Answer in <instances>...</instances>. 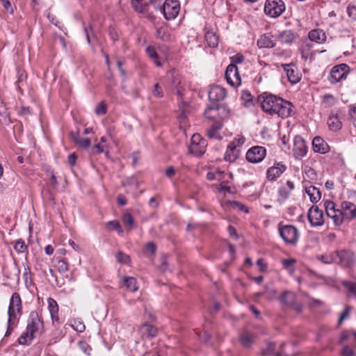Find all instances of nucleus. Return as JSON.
<instances>
[{"label":"nucleus","instance_id":"f257e3e1","mask_svg":"<svg viewBox=\"0 0 356 356\" xmlns=\"http://www.w3.org/2000/svg\"><path fill=\"white\" fill-rule=\"evenodd\" d=\"M258 102L262 109L270 115H277L282 118H287L292 111V104L280 97L264 92L258 96Z\"/></svg>","mask_w":356,"mask_h":356},{"label":"nucleus","instance_id":"f03ea898","mask_svg":"<svg viewBox=\"0 0 356 356\" xmlns=\"http://www.w3.org/2000/svg\"><path fill=\"white\" fill-rule=\"evenodd\" d=\"M227 92L225 88L220 86H213L209 90L208 96L211 102H213L211 104L208 105L204 110V115L206 118L213 119L215 118L214 115H211V111H216L220 108L225 110V106H220L216 102L223 100L226 97Z\"/></svg>","mask_w":356,"mask_h":356},{"label":"nucleus","instance_id":"7ed1b4c3","mask_svg":"<svg viewBox=\"0 0 356 356\" xmlns=\"http://www.w3.org/2000/svg\"><path fill=\"white\" fill-rule=\"evenodd\" d=\"M149 4L153 5L155 8L161 10L164 17L167 20L176 18L180 10L179 3L177 0H149Z\"/></svg>","mask_w":356,"mask_h":356},{"label":"nucleus","instance_id":"20e7f679","mask_svg":"<svg viewBox=\"0 0 356 356\" xmlns=\"http://www.w3.org/2000/svg\"><path fill=\"white\" fill-rule=\"evenodd\" d=\"M279 233L282 238L288 244L294 245L299 238L298 231L293 225H279Z\"/></svg>","mask_w":356,"mask_h":356},{"label":"nucleus","instance_id":"39448f33","mask_svg":"<svg viewBox=\"0 0 356 356\" xmlns=\"http://www.w3.org/2000/svg\"><path fill=\"white\" fill-rule=\"evenodd\" d=\"M285 10V5L282 0H266L264 6L265 13L271 17H277Z\"/></svg>","mask_w":356,"mask_h":356},{"label":"nucleus","instance_id":"423d86ee","mask_svg":"<svg viewBox=\"0 0 356 356\" xmlns=\"http://www.w3.org/2000/svg\"><path fill=\"white\" fill-rule=\"evenodd\" d=\"M207 147L206 140L201 138L200 134H193L191 139L189 151L195 156H200L205 152Z\"/></svg>","mask_w":356,"mask_h":356},{"label":"nucleus","instance_id":"0eeeda50","mask_svg":"<svg viewBox=\"0 0 356 356\" xmlns=\"http://www.w3.org/2000/svg\"><path fill=\"white\" fill-rule=\"evenodd\" d=\"M22 311V300L21 298L17 293H14L10 300L8 307V318L9 321L15 320L17 314H21Z\"/></svg>","mask_w":356,"mask_h":356},{"label":"nucleus","instance_id":"6e6552de","mask_svg":"<svg viewBox=\"0 0 356 356\" xmlns=\"http://www.w3.org/2000/svg\"><path fill=\"white\" fill-rule=\"evenodd\" d=\"M348 66L346 64H341L333 67L330 71L328 80L331 83H336L346 79L348 72Z\"/></svg>","mask_w":356,"mask_h":356},{"label":"nucleus","instance_id":"1a4fd4ad","mask_svg":"<svg viewBox=\"0 0 356 356\" xmlns=\"http://www.w3.org/2000/svg\"><path fill=\"white\" fill-rule=\"evenodd\" d=\"M266 149L261 146H254L249 149L246 153V159L249 162L259 163L266 156Z\"/></svg>","mask_w":356,"mask_h":356},{"label":"nucleus","instance_id":"9d476101","mask_svg":"<svg viewBox=\"0 0 356 356\" xmlns=\"http://www.w3.org/2000/svg\"><path fill=\"white\" fill-rule=\"evenodd\" d=\"M43 327V323L35 312H32L27 321L26 330L31 335L35 337V334Z\"/></svg>","mask_w":356,"mask_h":356},{"label":"nucleus","instance_id":"9b49d317","mask_svg":"<svg viewBox=\"0 0 356 356\" xmlns=\"http://www.w3.org/2000/svg\"><path fill=\"white\" fill-rule=\"evenodd\" d=\"M225 76L227 83L233 87H237L241 83L237 66L229 65L225 71Z\"/></svg>","mask_w":356,"mask_h":356},{"label":"nucleus","instance_id":"f8f14e48","mask_svg":"<svg viewBox=\"0 0 356 356\" xmlns=\"http://www.w3.org/2000/svg\"><path fill=\"white\" fill-rule=\"evenodd\" d=\"M307 217L312 227L321 226L324 223L323 212L317 206H312L309 209Z\"/></svg>","mask_w":356,"mask_h":356},{"label":"nucleus","instance_id":"ddd939ff","mask_svg":"<svg viewBox=\"0 0 356 356\" xmlns=\"http://www.w3.org/2000/svg\"><path fill=\"white\" fill-rule=\"evenodd\" d=\"M335 263L343 267H349L354 262L353 252L348 250L334 252Z\"/></svg>","mask_w":356,"mask_h":356},{"label":"nucleus","instance_id":"4468645a","mask_svg":"<svg viewBox=\"0 0 356 356\" xmlns=\"http://www.w3.org/2000/svg\"><path fill=\"white\" fill-rule=\"evenodd\" d=\"M296 297L295 293L291 291L283 293L280 297V301L282 305L287 307L292 308L298 312H300L302 311V306L296 304Z\"/></svg>","mask_w":356,"mask_h":356},{"label":"nucleus","instance_id":"2eb2a0df","mask_svg":"<svg viewBox=\"0 0 356 356\" xmlns=\"http://www.w3.org/2000/svg\"><path fill=\"white\" fill-rule=\"evenodd\" d=\"M282 67L286 74L289 81L292 84H296L300 81L301 74L294 64H282Z\"/></svg>","mask_w":356,"mask_h":356},{"label":"nucleus","instance_id":"dca6fc26","mask_svg":"<svg viewBox=\"0 0 356 356\" xmlns=\"http://www.w3.org/2000/svg\"><path fill=\"white\" fill-rule=\"evenodd\" d=\"M340 209L346 222H350L356 217V205L350 202H341Z\"/></svg>","mask_w":356,"mask_h":356},{"label":"nucleus","instance_id":"f3484780","mask_svg":"<svg viewBox=\"0 0 356 356\" xmlns=\"http://www.w3.org/2000/svg\"><path fill=\"white\" fill-rule=\"evenodd\" d=\"M293 154L296 159H300L307 153V146L305 140L300 136H296L293 140Z\"/></svg>","mask_w":356,"mask_h":356},{"label":"nucleus","instance_id":"a211bd4d","mask_svg":"<svg viewBox=\"0 0 356 356\" xmlns=\"http://www.w3.org/2000/svg\"><path fill=\"white\" fill-rule=\"evenodd\" d=\"M286 169V167L282 163H277L269 168L266 172V178L268 181H275Z\"/></svg>","mask_w":356,"mask_h":356},{"label":"nucleus","instance_id":"6ab92c4d","mask_svg":"<svg viewBox=\"0 0 356 356\" xmlns=\"http://www.w3.org/2000/svg\"><path fill=\"white\" fill-rule=\"evenodd\" d=\"M236 141H232L227 148L224 159L229 162H234L238 158L240 149L237 147Z\"/></svg>","mask_w":356,"mask_h":356},{"label":"nucleus","instance_id":"aec40b11","mask_svg":"<svg viewBox=\"0 0 356 356\" xmlns=\"http://www.w3.org/2000/svg\"><path fill=\"white\" fill-rule=\"evenodd\" d=\"M313 149L315 152L325 154L330 151L328 144L320 136H316L312 140Z\"/></svg>","mask_w":356,"mask_h":356},{"label":"nucleus","instance_id":"412c9836","mask_svg":"<svg viewBox=\"0 0 356 356\" xmlns=\"http://www.w3.org/2000/svg\"><path fill=\"white\" fill-rule=\"evenodd\" d=\"M255 341V336L247 331L242 332L239 337L241 345L245 348H250Z\"/></svg>","mask_w":356,"mask_h":356},{"label":"nucleus","instance_id":"4be33fe9","mask_svg":"<svg viewBox=\"0 0 356 356\" xmlns=\"http://www.w3.org/2000/svg\"><path fill=\"white\" fill-rule=\"evenodd\" d=\"M273 36L270 35H263L257 40V46L259 48H273L275 46V42L273 39Z\"/></svg>","mask_w":356,"mask_h":356},{"label":"nucleus","instance_id":"5701e85b","mask_svg":"<svg viewBox=\"0 0 356 356\" xmlns=\"http://www.w3.org/2000/svg\"><path fill=\"white\" fill-rule=\"evenodd\" d=\"M48 308L53 322H58V305L56 300L51 298L47 300Z\"/></svg>","mask_w":356,"mask_h":356},{"label":"nucleus","instance_id":"b1692460","mask_svg":"<svg viewBox=\"0 0 356 356\" xmlns=\"http://www.w3.org/2000/svg\"><path fill=\"white\" fill-rule=\"evenodd\" d=\"M327 126L331 131H336L341 128V122L337 114L331 113L327 121Z\"/></svg>","mask_w":356,"mask_h":356},{"label":"nucleus","instance_id":"393cba45","mask_svg":"<svg viewBox=\"0 0 356 356\" xmlns=\"http://www.w3.org/2000/svg\"><path fill=\"white\" fill-rule=\"evenodd\" d=\"M305 192L313 203L318 202L321 198V193L319 189L314 186H305Z\"/></svg>","mask_w":356,"mask_h":356},{"label":"nucleus","instance_id":"a878e982","mask_svg":"<svg viewBox=\"0 0 356 356\" xmlns=\"http://www.w3.org/2000/svg\"><path fill=\"white\" fill-rule=\"evenodd\" d=\"M310 40L317 43H323L326 40L325 33L320 29H314L309 33L308 35Z\"/></svg>","mask_w":356,"mask_h":356},{"label":"nucleus","instance_id":"bb28decb","mask_svg":"<svg viewBox=\"0 0 356 356\" xmlns=\"http://www.w3.org/2000/svg\"><path fill=\"white\" fill-rule=\"evenodd\" d=\"M277 38L282 43L291 44L296 38V34L292 31L287 30L280 33Z\"/></svg>","mask_w":356,"mask_h":356},{"label":"nucleus","instance_id":"cd10ccee","mask_svg":"<svg viewBox=\"0 0 356 356\" xmlns=\"http://www.w3.org/2000/svg\"><path fill=\"white\" fill-rule=\"evenodd\" d=\"M327 216L333 220V223L335 226H340L346 222L340 209L333 212L330 211Z\"/></svg>","mask_w":356,"mask_h":356},{"label":"nucleus","instance_id":"c85d7f7f","mask_svg":"<svg viewBox=\"0 0 356 356\" xmlns=\"http://www.w3.org/2000/svg\"><path fill=\"white\" fill-rule=\"evenodd\" d=\"M221 128V124L218 122L213 123L211 127L207 131V136L209 138H213L216 140H220L222 137L218 133V131Z\"/></svg>","mask_w":356,"mask_h":356},{"label":"nucleus","instance_id":"c756f323","mask_svg":"<svg viewBox=\"0 0 356 356\" xmlns=\"http://www.w3.org/2000/svg\"><path fill=\"white\" fill-rule=\"evenodd\" d=\"M140 332L147 337H154L157 334V329L152 325L143 323L140 327Z\"/></svg>","mask_w":356,"mask_h":356},{"label":"nucleus","instance_id":"7c9ffc66","mask_svg":"<svg viewBox=\"0 0 356 356\" xmlns=\"http://www.w3.org/2000/svg\"><path fill=\"white\" fill-rule=\"evenodd\" d=\"M205 42L210 47H215L218 44V38L213 31H207L204 35Z\"/></svg>","mask_w":356,"mask_h":356},{"label":"nucleus","instance_id":"2f4dec72","mask_svg":"<svg viewBox=\"0 0 356 356\" xmlns=\"http://www.w3.org/2000/svg\"><path fill=\"white\" fill-rule=\"evenodd\" d=\"M124 284L131 292L136 291L138 289L137 281L133 277H125L124 278Z\"/></svg>","mask_w":356,"mask_h":356},{"label":"nucleus","instance_id":"473e14b6","mask_svg":"<svg viewBox=\"0 0 356 356\" xmlns=\"http://www.w3.org/2000/svg\"><path fill=\"white\" fill-rule=\"evenodd\" d=\"M342 285L347 289L350 296L356 299V281L345 280L342 282Z\"/></svg>","mask_w":356,"mask_h":356},{"label":"nucleus","instance_id":"72a5a7b5","mask_svg":"<svg viewBox=\"0 0 356 356\" xmlns=\"http://www.w3.org/2000/svg\"><path fill=\"white\" fill-rule=\"evenodd\" d=\"M146 52L149 58L157 66H161L162 63L159 56L153 47L149 46L146 48Z\"/></svg>","mask_w":356,"mask_h":356},{"label":"nucleus","instance_id":"f704fd0d","mask_svg":"<svg viewBox=\"0 0 356 356\" xmlns=\"http://www.w3.org/2000/svg\"><path fill=\"white\" fill-rule=\"evenodd\" d=\"M34 339V336L31 335L29 331L26 330V332H23L18 339V343L20 345L29 346Z\"/></svg>","mask_w":356,"mask_h":356},{"label":"nucleus","instance_id":"c9c22d12","mask_svg":"<svg viewBox=\"0 0 356 356\" xmlns=\"http://www.w3.org/2000/svg\"><path fill=\"white\" fill-rule=\"evenodd\" d=\"M122 220L127 230L129 231L135 227L134 218L130 213H124Z\"/></svg>","mask_w":356,"mask_h":356},{"label":"nucleus","instance_id":"e433bc0d","mask_svg":"<svg viewBox=\"0 0 356 356\" xmlns=\"http://www.w3.org/2000/svg\"><path fill=\"white\" fill-rule=\"evenodd\" d=\"M296 261L294 259H283L282 261L283 268L292 275L295 271L294 264Z\"/></svg>","mask_w":356,"mask_h":356},{"label":"nucleus","instance_id":"4c0bfd02","mask_svg":"<svg viewBox=\"0 0 356 356\" xmlns=\"http://www.w3.org/2000/svg\"><path fill=\"white\" fill-rule=\"evenodd\" d=\"M131 5L134 10L140 13H145L147 12V3H143L142 0H131Z\"/></svg>","mask_w":356,"mask_h":356},{"label":"nucleus","instance_id":"58836bf2","mask_svg":"<svg viewBox=\"0 0 356 356\" xmlns=\"http://www.w3.org/2000/svg\"><path fill=\"white\" fill-rule=\"evenodd\" d=\"M322 99H323L322 104L325 108H329V107L333 106L337 102V99L335 98V97H334L331 94L324 95L322 97Z\"/></svg>","mask_w":356,"mask_h":356},{"label":"nucleus","instance_id":"ea45409f","mask_svg":"<svg viewBox=\"0 0 356 356\" xmlns=\"http://www.w3.org/2000/svg\"><path fill=\"white\" fill-rule=\"evenodd\" d=\"M56 264L55 267L60 273H64L69 270L68 264L65 260L59 257L56 258Z\"/></svg>","mask_w":356,"mask_h":356},{"label":"nucleus","instance_id":"a19ab883","mask_svg":"<svg viewBox=\"0 0 356 356\" xmlns=\"http://www.w3.org/2000/svg\"><path fill=\"white\" fill-rule=\"evenodd\" d=\"M14 249L18 253H24V252H27L28 247L25 244L24 241L19 238L15 242Z\"/></svg>","mask_w":356,"mask_h":356},{"label":"nucleus","instance_id":"79ce46f5","mask_svg":"<svg viewBox=\"0 0 356 356\" xmlns=\"http://www.w3.org/2000/svg\"><path fill=\"white\" fill-rule=\"evenodd\" d=\"M115 259L118 262L128 264L131 261L130 257L122 251H118L115 254Z\"/></svg>","mask_w":356,"mask_h":356},{"label":"nucleus","instance_id":"37998d69","mask_svg":"<svg viewBox=\"0 0 356 356\" xmlns=\"http://www.w3.org/2000/svg\"><path fill=\"white\" fill-rule=\"evenodd\" d=\"M106 227L109 229H113L121 234L123 233V229L121 227L120 222L117 220H111L106 223Z\"/></svg>","mask_w":356,"mask_h":356},{"label":"nucleus","instance_id":"c03bdc74","mask_svg":"<svg viewBox=\"0 0 356 356\" xmlns=\"http://www.w3.org/2000/svg\"><path fill=\"white\" fill-rule=\"evenodd\" d=\"M320 260L327 264L335 263L334 252L325 254L319 257Z\"/></svg>","mask_w":356,"mask_h":356},{"label":"nucleus","instance_id":"a18cd8bd","mask_svg":"<svg viewBox=\"0 0 356 356\" xmlns=\"http://www.w3.org/2000/svg\"><path fill=\"white\" fill-rule=\"evenodd\" d=\"M241 99L245 102V106L249 107L252 104V96L248 91L242 92Z\"/></svg>","mask_w":356,"mask_h":356},{"label":"nucleus","instance_id":"49530a36","mask_svg":"<svg viewBox=\"0 0 356 356\" xmlns=\"http://www.w3.org/2000/svg\"><path fill=\"white\" fill-rule=\"evenodd\" d=\"M230 204L232 207V208H234L235 209H237L241 211H243L244 213H246L249 212L247 207L240 202L232 201V202H231Z\"/></svg>","mask_w":356,"mask_h":356},{"label":"nucleus","instance_id":"de8ad7c7","mask_svg":"<svg viewBox=\"0 0 356 356\" xmlns=\"http://www.w3.org/2000/svg\"><path fill=\"white\" fill-rule=\"evenodd\" d=\"M72 327L74 330L79 332H83L86 329L85 324L79 320H74L72 324Z\"/></svg>","mask_w":356,"mask_h":356},{"label":"nucleus","instance_id":"09e8293b","mask_svg":"<svg viewBox=\"0 0 356 356\" xmlns=\"http://www.w3.org/2000/svg\"><path fill=\"white\" fill-rule=\"evenodd\" d=\"M76 144L79 145L83 148L86 149L90 146L91 141L88 138H79Z\"/></svg>","mask_w":356,"mask_h":356},{"label":"nucleus","instance_id":"8fccbe9b","mask_svg":"<svg viewBox=\"0 0 356 356\" xmlns=\"http://www.w3.org/2000/svg\"><path fill=\"white\" fill-rule=\"evenodd\" d=\"M326 214L328 215L330 211H334L337 210L335 208V204L332 201L326 200L324 203Z\"/></svg>","mask_w":356,"mask_h":356},{"label":"nucleus","instance_id":"3c124183","mask_svg":"<svg viewBox=\"0 0 356 356\" xmlns=\"http://www.w3.org/2000/svg\"><path fill=\"white\" fill-rule=\"evenodd\" d=\"M107 111V107L104 102H100L95 108V113L97 115H104Z\"/></svg>","mask_w":356,"mask_h":356},{"label":"nucleus","instance_id":"603ef678","mask_svg":"<svg viewBox=\"0 0 356 356\" xmlns=\"http://www.w3.org/2000/svg\"><path fill=\"white\" fill-rule=\"evenodd\" d=\"M244 61V56L241 54H236L231 57V63L229 65H234L236 66L237 64L242 63Z\"/></svg>","mask_w":356,"mask_h":356},{"label":"nucleus","instance_id":"864d4df0","mask_svg":"<svg viewBox=\"0 0 356 356\" xmlns=\"http://www.w3.org/2000/svg\"><path fill=\"white\" fill-rule=\"evenodd\" d=\"M79 348L86 355H89L91 348L86 341H79Z\"/></svg>","mask_w":356,"mask_h":356},{"label":"nucleus","instance_id":"5fc2aeb1","mask_svg":"<svg viewBox=\"0 0 356 356\" xmlns=\"http://www.w3.org/2000/svg\"><path fill=\"white\" fill-rule=\"evenodd\" d=\"M347 13L350 18L356 20V6L349 5L347 8Z\"/></svg>","mask_w":356,"mask_h":356},{"label":"nucleus","instance_id":"6e6d98bb","mask_svg":"<svg viewBox=\"0 0 356 356\" xmlns=\"http://www.w3.org/2000/svg\"><path fill=\"white\" fill-rule=\"evenodd\" d=\"M291 193V191H290L285 186H282L279 189V195L284 200L288 198V197L290 195Z\"/></svg>","mask_w":356,"mask_h":356},{"label":"nucleus","instance_id":"4d7b16f0","mask_svg":"<svg viewBox=\"0 0 356 356\" xmlns=\"http://www.w3.org/2000/svg\"><path fill=\"white\" fill-rule=\"evenodd\" d=\"M274 350H275V344L270 343H268L267 347L261 351V354L263 355H271L273 353Z\"/></svg>","mask_w":356,"mask_h":356},{"label":"nucleus","instance_id":"13d9d810","mask_svg":"<svg viewBox=\"0 0 356 356\" xmlns=\"http://www.w3.org/2000/svg\"><path fill=\"white\" fill-rule=\"evenodd\" d=\"M153 95L156 97H162L163 94L161 88L159 85V83H156L154 86V89L152 91Z\"/></svg>","mask_w":356,"mask_h":356},{"label":"nucleus","instance_id":"bf43d9fd","mask_svg":"<svg viewBox=\"0 0 356 356\" xmlns=\"http://www.w3.org/2000/svg\"><path fill=\"white\" fill-rule=\"evenodd\" d=\"M350 314L349 307H346L342 314L340 315L338 323L340 325L342 323L344 319L347 318Z\"/></svg>","mask_w":356,"mask_h":356},{"label":"nucleus","instance_id":"052dcab7","mask_svg":"<svg viewBox=\"0 0 356 356\" xmlns=\"http://www.w3.org/2000/svg\"><path fill=\"white\" fill-rule=\"evenodd\" d=\"M219 192L233 193L230 186H227L225 182H221L220 184Z\"/></svg>","mask_w":356,"mask_h":356},{"label":"nucleus","instance_id":"680f3d73","mask_svg":"<svg viewBox=\"0 0 356 356\" xmlns=\"http://www.w3.org/2000/svg\"><path fill=\"white\" fill-rule=\"evenodd\" d=\"M1 2L7 12L10 13V14L13 13L14 10L9 0H2Z\"/></svg>","mask_w":356,"mask_h":356},{"label":"nucleus","instance_id":"e2e57ef3","mask_svg":"<svg viewBox=\"0 0 356 356\" xmlns=\"http://www.w3.org/2000/svg\"><path fill=\"white\" fill-rule=\"evenodd\" d=\"M26 79V75L24 74V72L18 71V79L17 81V85L19 90H20V84Z\"/></svg>","mask_w":356,"mask_h":356},{"label":"nucleus","instance_id":"0e129e2a","mask_svg":"<svg viewBox=\"0 0 356 356\" xmlns=\"http://www.w3.org/2000/svg\"><path fill=\"white\" fill-rule=\"evenodd\" d=\"M349 115L353 126L356 128V106L349 111Z\"/></svg>","mask_w":356,"mask_h":356},{"label":"nucleus","instance_id":"69168bd1","mask_svg":"<svg viewBox=\"0 0 356 356\" xmlns=\"http://www.w3.org/2000/svg\"><path fill=\"white\" fill-rule=\"evenodd\" d=\"M117 65H118V70H119V71L120 72L121 76L124 78V79H126V78H127L126 72H125V70L122 67L123 61L121 60H118L117 61Z\"/></svg>","mask_w":356,"mask_h":356},{"label":"nucleus","instance_id":"338daca9","mask_svg":"<svg viewBox=\"0 0 356 356\" xmlns=\"http://www.w3.org/2000/svg\"><path fill=\"white\" fill-rule=\"evenodd\" d=\"M76 159H77V156L76 155L75 153H72V154H70L69 156H68V158H67V162L68 163L71 165V166H73L75 165L76 163Z\"/></svg>","mask_w":356,"mask_h":356},{"label":"nucleus","instance_id":"774afa93","mask_svg":"<svg viewBox=\"0 0 356 356\" xmlns=\"http://www.w3.org/2000/svg\"><path fill=\"white\" fill-rule=\"evenodd\" d=\"M342 354L345 356H353L354 354L353 350L349 346H344L342 350Z\"/></svg>","mask_w":356,"mask_h":356}]
</instances>
